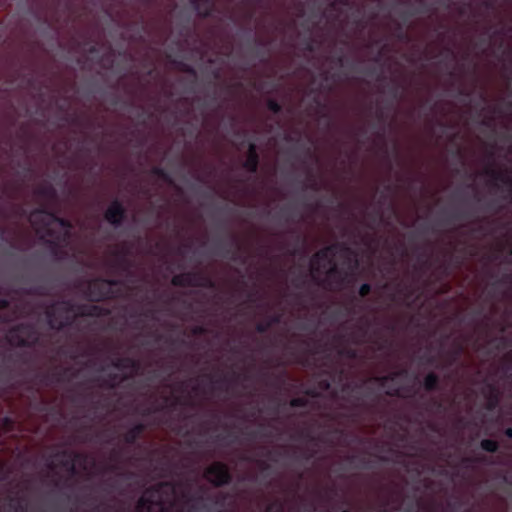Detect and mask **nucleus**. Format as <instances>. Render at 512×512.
<instances>
[{"label": "nucleus", "mask_w": 512, "mask_h": 512, "mask_svg": "<svg viewBox=\"0 0 512 512\" xmlns=\"http://www.w3.org/2000/svg\"><path fill=\"white\" fill-rule=\"evenodd\" d=\"M257 166V156L254 150V146L250 145L249 147V155L245 162V167L251 171H254Z\"/></svg>", "instance_id": "nucleus-6"}, {"label": "nucleus", "mask_w": 512, "mask_h": 512, "mask_svg": "<svg viewBox=\"0 0 512 512\" xmlns=\"http://www.w3.org/2000/svg\"><path fill=\"white\" fill-rule=\"evenodd\" d=\"M123 215V209L117 202L112 203L106 212V219L112 224L118 223Z\"/></svg>", "instance_id": "nucleus-5"}, {"label": "nucleus", "mask_w": 512, "mask_h": 512, "mask_svg": "<svg viewBox=\"0 0 512 512\" xmlns=\"http://www.w3.org/2000/svg\"><path fill=\"white\" fill-rule=\"evenodd\" d=\"M506 434H507L509 437H512V429H511V428H510V429H508V430L506 431Z\"/></svg>", "instance_id": "nucleus-11"}, {"label": "nucleus", "mask_w": 512, "mask_h": 512, "mask_svg": "<svg viewBox=\"0 0 512 512\" xmlns=\"http://www.w3.org/2000/svg\"><path fill=\"white\" fill-rule=\"evenodd\" d=\"M206 478L208 481L220 485L228 480V473L226 468L220 464L211 465L206 471Z\"/></svg>", "instance_id": "nucleus-3"}, {"label": "nucleus", "mask_w": 512, "mask_h": 512, "mask_svg": "<svg viewBox=\"0 0 512 512\" xmlns=\"http://www.w3.org/2000/svg\"><path fill=\"white\" fill-rule=\"evenodd\" d=\"M331 252L332 251L330 248H326V249L320 251L319 253H317L311 262L312 270H317V271L320 269H323L324 271L332 270L333 265L330 261H327V263L323 264V266H321V264H320L322 261H326L329 259Z\"/></svg>", "instance_id": "nucleus-4"}, {"label": "nucleus", "mask_w": 512, "mask_h": 512, "mask_svg": "<svg viewBox=\"0 0 512 512\" xmlns=\"http://www.w3.org/2000/svg\"><path fill=\"white\" fill-rule=\"evenodd\" d=\"M30 222L40 238L47 242L58 244L66 238L69 232L67 223L45 211L33 212Z\"/></svg>", "instance_id": "nucleus-2"}, {"label": "nucleus", "mask_w": 512, "mask_h": 512, "mask_svg": "<svg viewBox=\"0 0 512 512\" xmlns=\"http://www.w3.org/2000/svg\"><path fill=\"white\" fill-rule=\"evenodd\" d=\"M271 108H272V110H275V111L278 109L276 105H271Z\"/></svg>", "instance_id": "nucleus-12"}, {"label": "nucleus", "mask_w": 512, "mask_h": 512, "mask_svg": "<svg viewBox=\"0 0 512 512\" xmlns=\"http://www.w3.org/2000/svg\"><path fill=\"white\" fill-rule=\"evenodd\" d=\"M369 289H370L369 285H367V284L362 285L360 288L361 295H366L369 292Z\"/></svg>", "instance_id": "nucleus-9"}, {"label": "nucleus", "mask_w": 512, "mask_h": 512, "mask_svg": "<svg viewBox=\"0 0 512 512\" xmlns=\"http://www.w3.org/2000/svg\"><path fill=\"white\" fill-rule=\"evenodd\" d=\"M481 446L484 450L489 451V452H493L497 449L496 442H494L492 440H483L481 443Z\"/></svg>", "instance_id": "nucleus-7"}, {"label": "nucleus", "mask_w": 512, "mask_h": 512, "mask_svg": "<svg viewBox=\"0 0 512 512\" xmlns=\"http://www.w3.org/2000/svg\"><path fill=\"white\" fill-rule=\"evenodd\" d=\"M436 383V378L435 376L433 375H428L426 378H425V386L428 388V389H431L434 387Z\"/></svg>", "instance_id": "nucleus-8"}, {"label": "nucleus", "mask_w": 512, "mask_h": 512, "mask_svg": "<svg viewBox=\"0 0 512 512\" xmlns=\"http://www.w3.org/2000/svg\"><path fill=\"white\" fill-rule=\"evenodd\" d=\"M182 486L161 484L147 490L139 500L138 512H179L184 501Z\"/></svg>", "instance_id": "nucleus-1"}, {"label": "nucleus", "mask_w": 512, "mask_h": 512, "mask_svg": "<svg viewBox=\"0 0 512 512\" xmlns=\"http://www.w3.org/2000/svg\"><path fill=\"white\" fill-rule=\"evenodd\" d=\"M291 405H292V406L300 405V400H298V399L293 400V401L291 402Z\"/></svg>", "instance_id": "nucleus-10"}]
</instances>
